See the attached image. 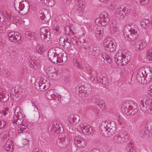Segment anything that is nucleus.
I'll return each mask as SVG.
<instances>
[{
  "label": "nucleus",
  "instance_id": "nucleus-1",
  "mask_svg": "<svg viewBox=\"0 0 152 152\" xmlns=\"http://www.w3.org/2000/svg\"><path fill=\"white\" fill-rule=\"evenodd\" d=\"M115 123L113 121L102 122L100 126L102 134L106 137H109L114 134L116 130Z\"/></svg>",
  "mask_w": 152,
  "mask_h": 152
},
{
  "label": "nucleus",
  "instance_id": "nucleus-2",
  "mask_svg": "<svg viewBox=\"0 0 152 152\" xmlns=\"http://www.w3.org/2000/svg\"><path fill=\"white\" fill-rule=\"evenodd\" d=\"M121 110L125 114L134 115L138 111L137 107L133 102L127 101L123 103L121 106Z\"/></svg>",
  "mask_w": 152,
  "mask_h": 152
},
{
  "label": "nucleus",
  "instance_id": "nucleus-3",
  "mask_svg": "<svg viewBox=\"0 0 152 152\" xmlns=\"http://www.w3.org/2000/svg\"><path fill=\"white\" fill-rule=\"evenodd\" d=\"M14 5L16 10L22 15L26 14L29 11V4L26 0L20 1L19 0H15Z\"/></svg>",
  "mask_w": 152,
  "mask_h": 152
},
{
  "label": "nucleus",
  "instance_id": "nucleus-4",
  "mask_svg": "<svg viewBox=\"0 0 152 152\" xmlns=\"http://www.w3.org/2000/svg\"><path fill=\"white\" fill-rule=\"evenodd\" d=\"M139 30L137 26H134V27L128 29L126 28L124 31V36L125 39L129 41H135L138 37Z\"/></svg>",
  "mask_w": 152,
  "mask_h": 152
},
{
  "label": "nucleus",
  "instance_id": "nucleus-5",
  "mask_svg": "<svg viewBox=\"0 0 152 152\" xmlns=\"http://www.w3.org/2000/svg\"><path fill=\"white\" fill-rule=\"evenodd\" d=\"M91 90L90 85L85 82H83L80 87L77 86L76 87L75 93L80 97H85L86 96L87 92Z\"/></svg>",
  "mask_w": 152,
  "mask_h": 152
},
{
  "label": "nucleus",
  "instance_id": "nucleus-6",
  "mask_svg": "<svg viewBox=\"0 0 152 152\" xmlns=\"http://www.w3.org/2000/svg\"><path fill=\"white\" fill-rule=\"evenodd\" d=\"M131 11V9L128 6L124 7L123 9L121 7L118 8L115 11L116 17L118 20L123 19L124 16L128 15Z\"/></svg>",
  "mask_w": 152,
  "mask_h": 152
},
{
  "label": "nucleus",
  "instance_id": "nucleus-7",
  "mask_svg": "<svg viewBox=\"0 0 152 152\" xmlns=\"http://www.w3.org/2000/svg\"><path fill=\"white\" fill-rule=\"evenodd\" d=\"M129 136V134L127 131H123L114 137L113 141L118 144L123 143L128 140Z\"/></svg>",
  "mask_w": 152,
  "mask_h": 152
},
{
  "label": "nucleus",
  "instance_id": "nucleus-8",
  "mask_svg": "<svg viewBox=\"0 0 152 152\" xmlns=\"http://www.w3.org/2000/svg\"><path fill=\"white\" fill-rule=\"evenodd\" d=\"M49 83L47 81L36 80L35 87L37 90L39 91H44L49 87Z\"/></svg>",
  "mask_w": 152,
  "mask_h": 152
},
{
  "label": "nucleus",
  "instance_id": "nucleus-9",
  "mask_svg": "<svg viewBox=\"0 0 152 152\" xmlns=\"http://www.w3.org/2000/svg\"><path fill=\"white\" fill-rule=\"evenodd\" d=\"M145 73L144 67L141 68L138 71L137 75V80L139 83L142 84L145 83Z\"/></svg>",
  "mask_w": 152,
  "mask_h": 152
},
{
  "label": "nucleus",
  "instance_id": "nucleus-10",
  "mask_svg": "<svg viewBox=\"0 0 152 152\" xmlns=\"http://www.w3.org/2000/svg\"><path fill=\"white\" fill-rule=\"evenodd\" d=\"M88 54L93 56H98L100 53V48L97 45H91L88 48Z\"/></svg>",
  "mask_w": 152,
  "mask_h": 152
},
{
  "label": "nucleus",
  "instance_id": "nucleus-11",
  "mask_svg": "<svg viewBox=\"0 0 152 152\" xmlns=\"http://www.w3.org/2000/svg\"><path fill=\"white\" fill-rule=\"evenodd\" d=\"M104 45L105 49L109 52L114 51L116 48V45L112 41L105 40L104 42Z\"/></svg>",
  "mask_w": 152,
  "mask_h": 152
},
{
  "label": "nucleus",
  "instance_id": "nucleus-12",
  "mask_svg": "<svg viewBox=\"0 0 152 152\" xmlns=\"http://www.w3.org/2000/svg\"><path fill=\"white\" fill-rule=\"evenodd\" d=\"M74 142L75 145L79 148L85 146L86 143L84 139L79 135H76L74 138Z\"/></svg>",
  "mask_w": 152,
  "mask_h": 152
},
{
  "label": "nucleus",
  "instance_id": "nucleus-13",
  "mask_svg": "<svg viewBox=\"0 0 152 152\" xmlns=\"http://www.w3.org/2000/svg\"><path fill=\"white\" fill-rule=\"evenodd\" d=\"M79 129L80 132L86 135H90L92 132V128L90 126H85L83 124H80L79 126Z\"/></svg>",
  "mask_w": 152,
  "mask_h": 152
},
{
  "label": "nucleus",
  "instance_id": "nucleus-14",
  "mask_svg": "<svg viewBox=\"0 0 152 152\" xmlns=\"http://www.w3.org/2000/svg\"><path fill=\"white\" fill-rule=\"evenodd\" d=\"M100 24L102 26H105L110 21V19L107 16V13L105 12H103L100 15Z\"/></svg>",
  "mask_w": 152,
  "mask_h": 152
},
{
  "label": "nucleus",
  "instance_id": "nucleus-15",
  "mask_svg": "<svg viewBox=\"0 0 152 152\" xmlns=\"http://www.w3.org/2000/svg\"><path fill=\"white\" fill-rule=\"evenodd\" d=\"M121 54L122 56V58L124 59L122 64L124 65H126L131 59V53L130 52L128 51H124Z\"/></svg>",
  "mask_w": 152,
  "mask_h": 152
},
{
  "label": "nucleus",
  "instance_id": "nucleus-16",
  "mask_svg": "<svg viewBox=\"0 0 152 152\" xmlns=\"http://www.w3.org/2000/svg\"><path fill=\"white\" fill-rule=\"evenodd\" d=\"M36 58V59H35L34 60L33 58L32 59V57H29V58L28 59V61L30 67L33 68L35 69L37 68V66L40 63L39 60H38L37 58Z\"/></svg>",
  "mask_w": 152,
  "mask_h": 152
},
{
  "label": "nucleus",
  "instance_id": "nucleus-17",
  "mask_svg": "<svg viewBox=\"0 0 152 152\" xmlns=\"http://www.w3.org/2000/svg\"><path fill=\"white\" fill-rule=\"evenodd\" d=\"M80 117L78 115H71L69 116L68 118L69 123L71 124H76L78 123L80 120Z\"/></svg>",
  "mask_w": 152,
  "mask_h": 152
},
{
  "label": "nucleus",
  "instance_id": "nucleus-18",
  "mask_svg": "<svg viewBox=\"0 0 152 152\" xmlns=\"http://www.w3.org/2000/svg\"><path fill=\"white\" fill-rule=\"evenodd\" d=\"M146 45V43L142 40L137 39L135 40L134 46L137 50H138L143 49Z\"/></svg>",
  "mask_w": 152,
  "mask_h": 152
},
{
  "label": "nucleus",
  "instance_id": "nucleus-19",
  "mask_svg": "<svg viewBox=\"0 0 152 152\" xmlns=\"http://www.w3.org/2000/svg\"><path fill=\"white\" fill-rule=\"evenodd\" d=\"M48 56L49 59L52 62L56 63L57 60V58L58 57L55 53L54 50L50 49L48 52Z\"/></svg>",
  "mask_w": 152,
  "mask_h": 152
},
{
  "label": "nucleus",
  "instance_id": "nucleus-20",
  "mask_svg": "<svg viewBox=\"0 0 152 152\" xmlns=\"http://www.w3.org/2000/svg\"><path fill=\"white\" fill-rule=\"evenodd\" d=\"M140 107L141 110L144 113H152V108L151 109H148L147 106L144 104V101L142 99L141 100V103Z\"/></svg>",
  "mask_w": 152,
  "mask_h": 152
},
{
  "label": "nucleus",
  "instance_id": "nucleus-21",
  "mask_svg": "<svg viewBox=\"0 0 152 152\" xmlns=\"http://www.w3.org/2000/svg\"><path fill=\"white\" fill-rule=\"evenodd\" d=\"M145 83H150L152 80V72L149 68L145 70Z\"/></svg>",
  "mask_w": 152,
  "mask_h": 152
},
{
  "label": "nucleus",
  "instance_id": "nucleus-22",
  "mask_svg": "<svg viewBox=\"0 0 152 152\" xmlns=\"http://www.w3.org/2000/svg\"><path fill=\"white\" fill-rule=\"evenodd\" d=\"M32 105L30 107L29 111L31 114L37 116L39 118V114L38 109L36 107V105L32 103Z\"/></svg>",
  "mask_w": 152,
  "mask_h": 152
},
{
  "label": "nucleus",
  "instance_id": "nucleus-23",
  "mask_svg": "<svg viewBox=\"0 0 152 152\" xmlns=\"http://www.w3.org/2000/svg\"><path fill=\"white\" fill-rule=\"evenodd\" d=\"M14 144L10 140L7 141L5 145L4 146V149L9 152H12L13 150Z\"/></svg>",
  "mask_w": 152,
  "mask_h": 152
},
{
  "label": "nucleus",
  "instance_id": "nucleus-24",
  "mask_svg": "<svg viewBox=\"0 0 152 152\" xmlns=\"http://www.w3.org/2000/svg\"><path fill=\"white\" fill-rule=\"evenodd\" d=\"M9 98L8 93L5 91H0V101L4 102L7 101Z\"/></svg>",
  "mask_w": 152,
  "mask_h": 152
},
{
  "label": "nucleus",
  "instance_id": "nucleus-25",
  "mask_svg": "<svg viewBox=\"0 0 152 152\" xmlns=\"http://www.w3.org/2000/svg\"><path fill=\"white\" fill-rule=\"evenodd\" d=\"M96 78L97 81L103 85L107 86L109 84L107 79L104 77H101L97 76L96 77Z\"/></svg>",
  "mask_w": 152,
  "mask_h": 152
},
{
  "label": "nucleus",
  "instance_id": "nucleus-26",
  "mask_svg": "<svg viewBox=\"0 0 152 152\" xmlns=\"http://www.w3.org/2000/svg\"><path fill=\"white\" fill-rule=\"evenodd\" d=\"M103 33V29L102 28H97L95 32L96 37L98 39H101L102 37Z\"/></svg>",
  "mask_w": 152,
  "mask_h": 152
},
{
  "label": "nucleus",
  "instance_id": "nucleus-27",
  "mask_svg": "<svg viewBox=\"0 0 152 152\" xmlns=\"http://www.w3.org/2000/svg\"><path fill=\"white\" fill-rule=\"evenodd\" d=\"M148 125L145 124L144 126V129L141 130L140 132V135L141 137H148Z\"/></svg>",
  "mask_w": 152,
  "mask_h": 152
},
{
  "label": "nucleus",
  "instance_id": "nucleus-28",
  "mask_svg": "<svg viewBox=\"0 0 152 152\" xmlns=\"http://www.w3.org/2000/svg\"><path fill=\"white\" fill-rule=\"evenodd\" d=\"M39 16L42 20L45 21L49 20L50 18V15L48 12H45V14L44 13H40Z\"/></svg>",
  "mask_w": 152,
  "mask_h": 152
},
{
  "label": "nucleus",
  "instance_id": "nucleus-29",
  "mask_svg": "<svg viewBox=\"0 0 152 152\" xmlns=\"http://www.w3.org/2000/svg\"><path fill=\"white\" fill-rule=\"evenodd\" d=\"M121 56L116 55L115 57V61L116 62L117 64L118 65H124V64H122V62L124 61V59L122 58V55H121Z\"/></svg>",
  "mask_w": 152,
  "mask_h": 152
},
{
  "label": "nucleus",
  "instance_id": "nucleus-30",
  "mask_svg": "<svg viewBox=\"0 0 152 152\" xmlns=\"http://www.w3.org/2000/svg\"><path fill=\"white\" fill-rule=\"evenodd\" d=\"M51 130L58 133L60 132L61 129L60 127L59 126V124L57 123H53L52 126Z\"/></svg>",
  "mask_w": 152,
  "mask_h": 152
},
{
  "label": "nucleus",
  "instance_id": "nucleus-31",
  "mask_svg": "<svg viewBox=\"0 0 152 152\" xmlns=\"http://www.w3.org/2000/svg\"><path fill=\"white\" fill-rule=\"evenodd\" d=\"M140 23L142 28L146 29L149 27L150 21L148 19H144L140 21Z\"/></svg>",
  "mask_w": 152,
  "mask_h": 152
},
{
  "label": "nucleus",
  "instance_id": "nucleus-32",
  "mask_svg": "<svg viewBox=\"0 0 152 152\" xmlns=\"http://www.w3.org/2000/svg\"><path fill=\"white\" fill-rule=\"evenodd\" d=\"M50 33V31L46 27H42L40 29V35L42 37H44V35H46L47 33Z\"/></svg>",
  "mask_w": 152,
  "mask_h": 152
},
{
  "label": "nucleus",
  "instance_id": "nucleus-33",
  "mask_svg": "<svg viewBox=\"0 0 152 152\" xmlns=\"http://www.w3.org/2000/svg\"><path fill=\"white\" fill-rule=\"evenodd\" d=\"M64 31L66 34L69 35H72L74 34L72 28L70 26H69L68 25V26H66L64 27Z\"/></svg>",
  "mask_w": 152,
  "mask_h": 152
},
{
  "label": "nucleus",
  "instance_id": "nucleus-34",
  "mask_svg": "<svg viewBox=\"0 0 152 152\" xmlns=\"http://www.w3.org/2000/svg\"><path fill=\"white\" fill-rule=\"evenodd\" d=\"M45 95L46 97L50 100H52L54 97V96H56L53 94V91L52 90H48Z\"/></svg>",
  "mask_w": 152,
  "mask_h": 152
},
{
  "label": "nucleus",
  "instance_id": "nucleus-35",
  "mask_svg": "<svg viewBox=\"0 0 152 152\" xmlns=\"http://www.w3.org/2000/svg\"><path fill=\"white\" fill-rule=\"evenodd\" d=\"M50 49L53 50H54V53L58 57L60 56H61L62 55H63V54L61 53L62 52H63L62 50L59 48L56 47Z\"/></svg>",
  "mask_w": 152,
  "mask_h": 152
},
{
  "label": "nucleus",
  "instance_id": "nucleus-36",
  "mask_svg": "<svg viewBox=\"0 0 152 152\" xmlns=\"http://www.w3.org/2000/svg\"><path fill=\"white\" fill-rule=\"evenodd\" d=\"M97 104L102 110H105L106 108L105 102L102 99H101Z\"/></svg>",
  "mask_w": 152,
  "mask_h": 152
},
{
  "label": "nucleus",
  "instance_id": "nucleus-37",
  "mask_svg": "<svg viewBox=\"0 0 152 152\" xmlns=\"http://www.w3.org/2000/svg\"><path fill=\"white\" fill-rule=\"evenodd\" d=\"M71 46V39H68L67 37L64 41V42L63 44V47L66 49H68Z\"/></svg>",
  "mask_w": 152,
  "mask_h": 152
},
{
  "label": "nucleus",
  "instance_id": "nucleus-38",
  "mask_svg": "<svg viewBox=\"0 0 152 152\" xmlns=\"http://www.w3.org/2000/svg\"><path fill=\"white\" fill-rule=\"evenodd\" d=\"M91 100L93 102L96 104L101 100L100 97L98 96H92L91 98Z\"/></svg>",
  "mask_w": 152,
  "mask_h": 152
},
{
  "label": "nucleus",
  "instance_id": "nucleus-39",
  "mask_svg": "<svg viewBox=\"0 0 152 152\" xmlns=\"http://www.w3.org/2000/svg\"><path fill=\"white\" fill-rule=\"evenodd\" d=\"M133 145L132 143H130L127 145L126 149L127 152H135V151L133 148Z\"/></svg>",
  "mask_w": 152,
  "mask_h": 152
},
{
  "label": "nucleus",
  "instance_id": "nucleus-40",
  "mask_svg": "<svg viewBox=\"0 0 152 152\" xmlns=\"http://www.w3.org/2000/svg\"><path fill=\"white\" fill-rule=\"evenodd\" d=\"M26 37L30 40L34 39L35 37L34 33H32L31 32L26 31L25 33Z\"/></svg>",
  "mask_w": 152,
  "mask_h": 152
},
{
  "label": "nucleus",
  "instance_id": "nucleus-41",
  "mask_svg": "<svg viewBox=\"0 0 152 152\" xmlns=\"http://www.w3.org/2000/svg\"><path fill=\"white\" fill-rule=\"evenodd\" d=\"M145 106H147L148 108L151 109L152 108V100L150 99H146L145 102Z\"/></svg>",
  "mask_w": 152,
  "mask_h": 152
},
{
  "label": "nucleus",
  "instance_id": "nucleus-42",
  "mask_svg": "<svg viewBox=\"0 0 152 152\" xmlns=\"http://www.w3.org/2000/svg\"><path fill=\"white\" fill-rule=\"evenodd\" d=\"M36 48L37 51L39 53H42L45 51V49L43 45H38Z\"/></svg>",
  "mask_w": 152,
  "mask_h": 152
},
{
  "label": "nucleus",
  "instance_id": "nucleus-43",
  "mask_svg": "<svg viewBox=\"0 0 152 152\" xmlns=\"http://www.w3.org/2000/svg\"><path fill=\"white\" fill-rule=\"evenodd\" d=\"M15 33L14 32H10L8 34V39L10 42H15L16 40L15 39V37L14 35Z\"/></svg>",
  "mask_w": 152,
  "mask_h": 152
},
{
  "label": "nucleus",
  "instance_id": "nucleus-44",
  "mask_svg": "<svg viewBox=\"0 0 152 152\" xmlns=\"http://www.w3.org/2000/svg\"><path fill=\"white\" fill-rule=\"evenodd\" d=\"M20 125L21 126L18 127V131H21V129L23 130L25 129L27 127V124L25 122H23L20 121Z\"/></svg>",
  "mask_w": 152,
  "mask_h": 152
},
{
  "label": "nucleus",
  "instance_id": "nucleus-45",
  "mask_svg": "<svg viewBox=\"0 0 152 152\" xmlns=\"http://www.w3.org/2000/svg\"><path fill=\"white\" fill-rule=\"evenodd\" d=\"M41 38L45 42H48L49 41L50 38V33H47L46 35H44V37H42V36H40Z\"/></svg>",
  "mask_w": 152,
  "mask_h": 152
},
{
  "label": "nucleus",
  "instance_id": "nucleus-46",
  "mask_svg": "<svg viewBox=\"0 0 152 152\" xmlns=\"http://www.w3.org/2000/svg\"><path fill=\"white\" fill-rule=\"evenodd\" d=\"M102 57L104 60H105L108 63H110L112 60L110 56L106 54H105L104 55L102 54Z\"/></svg>",
  "mask_w": 152,
  "mask_h": 152
},
{
  "label": "nucleus",
  "instance_id": "nucleus-47",
  "mask_svg": "<svg viewBox=\"0 0 152 152\" xmlns=\"http://www.w3.org/2000/svg\"><path fill=\"white\" fill-rule=\"evenodd\" d=\"M78 6L79 8L78 9V11H79L80 12H83V10L85 7V4L84 3L81 1L78 4Z\"/></svg>",
  "mask_w": 152,
  "mask_h": 152
},
{
  "label": "nucleus",
  "instance_id": "nucleus-48",
  "mask_svg": "<svg viewBox=\"0 0 152 152\" xmlns=\"http://www.w3.org/2000/svg\"><path fill=\"white\" fill-rule=\"evenodd\" d=\"M73 62L75 63V65L78 68H79L80 69H82L83 68L81 63L79 62V61L76 59L73 60Z\"/></svg>",
  "mask_w": 152,
  "mask_h": 152
},
{
  "label": "nucleus",
  "instance_id": "nucleus-49",
  "mask_svg": "<svg viewBox=\"0 0 152 152\" xmlns=\"http://www.w3.org/2000/svg\"><path fill=\"white\" fill-rule=\"evenodd\" d=\"M14 35L16 42L18 43H20L21 41L20 34L18 33H15V34Z\"/></svg>",
  "mask_w": 152,
  "mask_h": 152
},
{
  "label": "nucleus",
  "instance_id": "nucleus-50",
  "mask_svg": "<svg viewBox=\"0 0 152 152\" xmlns=\"http://www.w3.org/2000/svg\"><path fill=\"white\" fill-rule=\"evenodd\" d=\"M147 58L149 60H152V49L147 50Z\"/></svg>",
  "mask_w": 152,
  "mask_h": 152
},
{
  "label": "nucleus",
  "instance_id": "nucleus-51",
  "mask_svg": "<svg viewBox=\"0 0 152 152\" xmlns=\"http://www.w3.org/2000/svg\"><path fill=\"white\" fill-rule=\"evenodd\" d=\"M66 39H67V37L65 36H62L60 37L59 43L61 45L63 46L64 41Z\"/></svg>",
  "mask_w": 152,
  "mask_h": 152
},
{
  "label": "nucleus",
  "instance_id": "nucleus-52",
  "mask_svg": "<svg viewBox=\"0 0 152 152\" xmlns=\"http://www.w3.org/2000/svg\"><path fill=\"white\" fill-rule=\"evenodd\" d=\"M50 7H53L55 4L54 0H47V2L46 3H44Z\"/></svg>",
  "mask_w": 152,
  "mask_h": 152
},
{
  "label": "nucleus",
  "instance_id": "nucleus-53",
  "mask_svg": "<svg viewBox=\"0 0 152 152\" xmlns=\"http://www.w3.org/2000/svg\"><path fill=\"white\" fill-rule=\"evenodd\" d=\"M5 124L6 123L4 121L0 119V129L3 128Z\"/></svg>",
  "mask_w": 152,
  "mask_h": 152
},
{
  "label": "nucleus",
  "instance_id": "nucleus-54",
  "mask_svg": "<svg viewBox=\"0 0 152 152\" xmlns=\"http://www.w3.org/2000/svg\"><path fill=\"white\" fill-rule=\"evenodd\" d=\"M6 29V27L5 25L0 26V33H4Z\"/></svg>",
  "mask_w": 152,
  "mask_h": 152
},
{
  "label": "nucleus",
  "instance_id": "nucleus-55",
  "mask_svg": "<svg viewBox=\"0 0 152 152\" xmlns=\"http://www.w3.org/2000/svg\"><path fill=\"white\" fill-rule=\"evenodd\" d=\"M55 100L57 103H60L61 101V96L59 95H57V96L55 98Z\"/></svg>",
  "mask_w": 152,
  "mask_h": 152
},
{
  "label": "nucleus",
  "instance_id": "nucleus-56",
  "mask_svg": "<svg viewBox=\"0 0 152 152\" xmlns=\"http://www.w3.org/2000/svg\"><path fill=\"white\" fill-rule=\"evenodd\" d=\"M82 45L85 49H87L88 50V48L89 47V46H88L87 42H84V41L83 42H82Z\"/></svg>",
  "mask_w": 152,
  "mask_h": 152
},
{
  "label": "nucleus",
  "instance_id": "nucleus-57",
  "mask_svg": "<svg viewBox=\"0 0 152 152\" xmlns=\"http://www.w3.org/2000/svg\"><path fill=\"white\" fill-rule=\"evenodd\" d=\"M61 58L60 57V56L57 58V60L56 61V63H63V55H62L61 56Z\"/></svg>",
  "mask_w": 152,
  "mask_h": 152
},
{
  "label": "nucleus",
  "instance_id": "nucleus-58",
  "mask_svg": "<svg viewBox=\"0 0 152 152\" xmlns=\"http://www.w3.org/2000/svg\"><path fill=\"white\" fill-rule=\"evenodd\" d=\"M59 140L60 142L64 145V146H63V147H65L66 145V144L65 142V140L64 138H61Z\"/></svg>",
  "mask_w": 152,
  "mask_h": 152
},
{
  "label": "nucleus",
  "instance_id": "nucleus-59",
  "mask_svg": "<svg viewBox=\"0 0 152 152\" xmlns=\"http://www.w3.org/2000/svg\"><path fill=\"white\" fill-rule=\"evenodd\" d=\"M148 137H152V129H151L149 130V129L148 128Z\"/></svg>",
  "mask_w": 152,
  "mask_h": 152
},
{
  "label": "nucleus",
  "instance_id": "nucleus-60",
  "mask_svg": "<svg viewBox=\"0 0 152 152\" xmlns=\"http://www.w3.org/2000/svg\"><path fill=\"white\" fill-rule=\"evenodd\" d=\"M18 18V17L14 15L11 16L10 20H15V21L17 22V21H19L17 19Z\"/></svg>",
  "mask_w": 152,
  "mask_h": 152
},
{
  "label": "nucleus",
  "instance_id": "nucleus-61",
  "mask_svg": "<svg viewBox=\"0 0 152 152\" xmlns=\"http://www.w3.org/2000/svg\"><path fill=\"white\" fill-rule=\"evenodd\" d=\"M114 4L113 3H111L109 4V9L113 10L114 9Z\"/></svg>",
  "mask_w": 152,
  "mask_h": 152
},
{
  "label": "nucleus",
  "instance_id": "nucleus-62",
  "mask_svg": "<svg viewBox=\"0 0 152 152\" xmlns=\"http://www.w3.org/2000/svg\"><path fill=\"white\" fill-rule=\"evenodd\" d=\"M149 89L148 91V93L150 94H152V85L150 86Z\"/></svg>",
  "mask_w": 152,
  "mask_h": 152
},
{
  "label": "nucleus",
  "instance_id": "nucleus-63",
  "mask_svg": "<svg viewBox=\"0 0 152 152\" xmlns=\"http://www.w3.org/2000/svg\"><path fill=\"white\" fill-rule=\"evenodd\" d=\"M71 41L72 42V43L74 45L77 44L76 41L74 38H72L71 39Z\"/></svg>",
  "mask_w": 152,
  "mask_h": 152
},
{
  "label": "nucleus",
  "instance_id": "nucleus-64",
  "mask_svg": "<svg viewBox=\"0 0 152 152\" xmlns=\"http://www.w3.org/2000/svg\"><path fill=\"white\" fill-rule=\"evenodd\" d=\"M64 80L66 82H68L70 80L68 76H66L64 77Z\"/></svg>",
  "mask_w": 152,
  "mask_h": 152
}]
</instances>
